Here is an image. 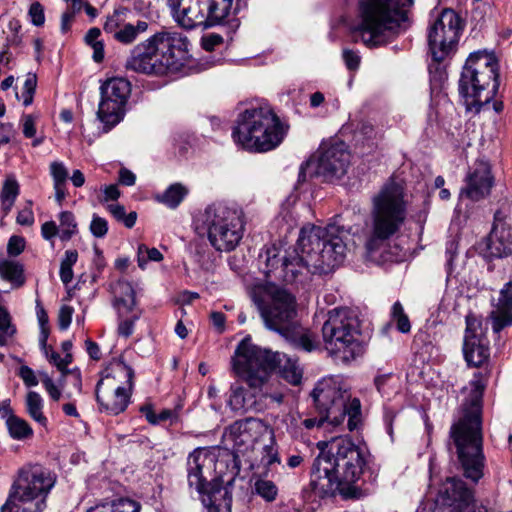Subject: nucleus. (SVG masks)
I'll return each mask as SVG.
<instances>
[{
	"label": "nucleus",
	"mask_w": 512,
	"mask_h": 512,
	"mask_svg": "<svg viewBox=\"0 0 512 512\" xmlns=\"http://www.w3.org/2000/svg\"><path fill=\"white\" fill-rule=\"evenodd\" d=\"M262 427V422L254 418L239 420L229 426L224 438L231 444L235 454H244L253 447Z\"/></svg>",
	"instance_id": "nucleus-24"
},
{
	"label": "nucleus",
	"mask_w": 512,
	"mask_h": 512,
	"mask_svg": "<svg viewBox=\"0 0 512 512\" xmlns=\"http://www.w3.org/2000/svg\"><path fill=\"white\" fill-rule=\"evenodd\" d=\"M440 498L448 507V512H488L483 508L476 509L473 492L463 480L455 477L445 481Z\"/></svg>",
	"instance_id": "nucleus-23"
},
{
	"label": "nucleus",
	"mask_w": 512,
	"mask_h": 512,
	"mask_svg": "<svg viewBox=\"0 0 512 512\" xmlns=\"http://www.w3.org/2000/svg\"><path fill=\"white\" fill-rule=\"evenodd\" d=\"M254 489L257 495L262 497L267 502H273L278 495V488L276 484L267 479H258L254 484Z\"/></svg>",
	"instance_id": "nucleus-41"
},
{
	"label": "nucleus",
	"mask_w": 512,
	"mask_h": 512,
	"mask_svg": "<svg viewBox=\"0 0 512 512\" xmlns=\"http://www.w3.org/2000/svg\"><path fill=\"white\" fill-rule=\"evenodd\" d=\"M149 28L148 22L144 20H138L136 24L125 22L122 25L121 30L115 37V40L122 44L133 43L140 34L145 33Z\"/></svg>",
	"instance_id": "nucleus-33"
},
{
	"label": "nucleus",
	"mask_w": 512,
	"mask_h": 512,
	"mask_svg": "<svg viewBox=\"0 0 512 512\" xmlns=\"http://www.w3.org/2000/svg\"><path fill=\"white\" fill-rule=\"evenodd\" d=\"M95 512H140L141 505L129 498H118L110 503L97 505Z\"/></svg>",
	"instance_id": "nucleus-34"
},
{
	"label": "nucleus",
	"mask_w": 512,
	"mask_h": 512,
	"mask_svg": "<svg viewBox=\"0 0 512 512\" xmlns=\"http://www.w3.org/2000/svg\"><path fill=\"white\" fill-rule=\"evenodd\" d=\"M90 231L96 238H103L108 232V222L105 218L93 214Z\"/></svg>",
	"instance_id": "nucleus-48"
},
{
	"label": "nucleus",
	"mask_w": 512,
	"mask_h": 512,
	"mask_svg": "<svg viewBox=\"0 0 512 512\" xmlns=\"http://www.w3.org/2000/svg\"><path fill=\"white\" fill-rule=\"evenodd\" d=\"M188 45V38L182 33L163 29L133 47L125 68L156 76L177 70L188 52Z\"/></svg>",
	"instance_id": "nucleus-6"
},
{
	"label": "nucleus",
	"mask_w": 512,
	"mask_h": 512,
	"mask_svg": "<svg viewBox=\"0 0 512 512\" xmlns=\"http://www.w3.org/2000/svg\"><path fill=\"white\" fill-rule=\"evenodd\" d=\"M126 9H117L112 15L107 17L104 24V31L110 34L114 39L118 32L121 30L122 25L125 24Z\"/></svg>",
	"instance_id": "nucleus-40"
},
{
	"label": "nucleus",
	"mask_w": 512,
	"mask_h": 512,
	"mask_svg": "<svg viewBox=\"0 0 512 512\" xmlns=\"http://www.w3.org/2000/svg\"><path fill=\"white\" fill-rule=\"evenodd\" d=\"M315 409L319 415L331 418V424L339 425L340 418L345 410V400L350 399V394L342 390L340 383L332 378H324L317 382L311 392Z\"/></svg>",
	"instance_id": "nucleus-19"
},
{
	"label": "nucleus",
	"mask_w": 512,
	"mask_h": 512,
	"mask_svg": "<svg viewBox=\"0 0 512 512\" xmlns=\"http://www.w3.org/2000/svg\"><path fill=\"white\" fill-rule=\"evenodd\" d=\"M130 93L131 84L124 78H111L101 85L97 117L104 124L106 131L123 120Z\"/></svg>",
	"instance_id": "nucleus-17"
},
{
	"label": "nucleus",
	"mask_w": 512,
	"mask_h": 512,
	"mask_svg": "<svg viewBox=\"0 0 512 512\" xmlns=\"http://www.w3.org/2000/svg\"><path fill=\"white\" fill-rule=\"evenodd\" d=\"M65 378L66 382H70L73 386L74 391L65 392V397L71 399L74 394H81L82 391V379L79 370H71L67 371L65 374H62Z\"/></svg>",
	"instance_id": "nucleus-47"
},
{
	"label": "nucleus",
	"mask_w": 512,
	"mask_h": 512,
	"mask_svg": "<svg viewBox=\"0 0 512 512\" xmlns=\"http://www.w3.org/2000/svg\"><path fill=\"white\" fill-rule=\"evenodd\" d=\"M285 135L278 116L267 105L246 109L233 130L234 141L249 151L267 152L276 148Z\"/></svg>",
	"instance_id": "nucleus-10"
},
{
	"label": "nucleus",
	"mask_w": 512,
	"mask_h": 512,
	"mask_svg": "<svg viewBox=\"0 0 512 512\" xmlns=\"http://www.w3.org/2000/svg\"><path fill=\"white\" fill-rule=\"evenodd\" d=\"M231 363L236 376L253 390H262L276 368L292 385H298L302 380V369L296 360L262 348L254 344L250 337L244 338L237 345Z\"/></svg>",
	"instance_id": "nucleus-4"
},
{
	"label": "nucleus",
	"mask_w": 512,
	"mask_h": 512,
	"mask_svg": "<svg viewBox=\"0 0 512 512\" xmlns=\"http://www.w3.org/2000/svg\"><path fill=\"white\" fill-rule=\"evenodd\" d=\"M50 171L54 184H66L68 171L62 163L53 162L50 165Z\"/></svg>",
	"instance_id": "nucleus-49"
},
{
	"label": "nucleus",
	"mask_w": 512,
	"mask_h": 512,
	"mask_svg": "<svg viewBox=\"0 0 512 512\" xmlns=\"http://www.w3.org/2000/svg\"><path fill=\"white\" fill-rule=\"evenodd\" d=\"M13 126L10 123H2L0 124V144H7L10 142L11 137L13 136Z\"/></svg>",
	"instance_id": "nucleus-62"
},
{
	"label": "nucleus",
	"mask_w": 512,
	"mask_h": 512,
	"mask_svg": "<svg viewBox=\"0 0 512 512\" xmlns=\"http://www.w3.org/2000/svg\"><path fill=\"white\" fill-rule=\"evenodd\" d=\"M366 464L365 452L348 438H335L328 452L314 460L310 486L319 496L343 490L360 479Z\"/></svg>",
	"instance_id": "nucleus-3"
},
{
	"label": "nucleus",
	"mask_w": 512,
	"mask_h": 512,
	"mask_svg": "<svg viewBox=\"0 0 512 512\" xmlns=\"http://www.w3.org/2000/svg\"><path fill=\"white\" fill-rule=\"evenodd\" d=\"M23 266L12 260H0V277L20 287L24 284Z\"/></svg>",
	"instance_id": "nucleus-32"
},
{
	"label": "nucleus",
	"mask_w": 512,
	"mask_h": 512,
	"mask_svg": "<svg viewBox=\"0 0 512 512\" xmlns=\"http://www.w3.org/2000/svg\"><path fill=\"white\" fill-rule=\"evenodd\" d=\"M19 376L23 380L24 384L28 387H34L38 385V379L34 371L28 366H21Z\"/></svg>",
	"instance_id": "nucleus-55"
},
{
	"label": "nucleus",
	"mask_w": 512,
	"mask_h": 512,
	"mask_svg": "<svg viewBox=\"0 0 512 512\" xmlns=\"http://www.w3.org/2000/svg\"><path fill=\"white\" fill-rule=\"evenodd\" d=\"M251 299L266 329L304 351L315 348L311 332L297 321V302L292 293L274 283L258 284L252 288Z\"/></svg>",
	"instance_id": "nucleus-2"
},
{
	"label": "nucleus",
	"mask_w": 512,
	"mask_h": 512,
	"mask_svg": "<svg viewBox=\"0 0 512 512\" xmlns=\"http://www.w3.org/2000/svg\"><path fill=\"white\" fill-rule=\"evenodd\" d=\"M488 319L494 333L512 326V281L506 282L499 292L497 301L492 305Z\"/></svg>",
	"instance_id": "nucleus-26"
},
{
	"label": "nucleus",
	"mask_w": 512,
	"mask_h": 512,
	"mask_svg": "<svg viewBox=\"0 0 512 512\" xmlns=\"http://www.w3.org/2000/svg\"><path fill=\"white\" fill-rule=\"evenodd\" d=\"M28 15L35 26H42L45 22L44 8L39 2L31 4Z\"/></svg>",
	"instance_id": "nucleus-50"
},
{
	"label": "nucleus",
	"mask_w": 512,
	"mask_h": 512,
	"mask_svg": "<svg viewBox=\"0 0 512 512\" xmlns=\"http://www.w3.org/2000/svg\"><path fill=\"white\" fill-rule=\"evenodd\" d=\"M211 27L225 21L232 9L233 0H205Z\"/></svg>",
	"instance_id": "nucleus-30"
},
{
	"label": "nucleus",
	"mask_w": 512,
	"mask_h": 512,
	"mask_svg": "<svg viewBox=\"0 0 512 512\" xmlns=\"http://www.w3.org/2000/svg\"><path fill=\"white\" fill-rule=\"evenodd\" d=\"M58 233L60 234V230L54 221H47L41 227V234L46 240L52 239Z\"/></svg>",
	"instance_id": "nucleus-61"
},
{
	"label": "nucleus",
	"mask_w": 512,
	"mask_h": 512,
	"mask_svg": "<svg viewBox=\"0 0 512 512\" xmlns=\"http://www.w3.org/2000/svg\"><path fill=\"white\" fill-rule=\"evenodd\" d=\"M361 321L359 313L348 307L330 310L322 326V338L329 354L350 361L360 352Z\"/></svg>",
	"instance_id": "nucleus-12"
},
{
	"label": "nucleus",
	"mask_w": 512,
	"mask_h": 512,
	"mask_svg": "<svg viewBox=\"0 0 512 512\" xmlns=\"http://www.w3.org/2000/svg\"><path fill=\"white\" fill-rule=\"evenodd\" d=\"M186 194V188L176 183L169 186L163 194L157 195L156 199L170 208H176L182 202Z\"/></svg>",
	"instance_id": "nucleus-36"
},
{
	"label": "nucleus",
	"mask_w": 512,
	"mask_h": 512,
	"mask_svg": "<svg viewBox=\"0 0 512 512\" xmlns=\"http://www.w3.org/2000/svg\"><path fill=\"white\" fill-rule=\"evenodd\" d=\"M107 210L118 221H122L124 219L125 214H126L125 207L123 205H120V204H109L107 206Z\"/></svg>",
	"instance_id": "nucleus-64"
},
{
	"label": "nucleus",
	"mask_w": 512,
	"mask_h": 512,
	"mask_svg": "<svg viewBox=\"0 0 512 512\" xmlns=\"http://www.w3.org/2000/svg\"><path fill=\"white\" fill-rule=\"evenodd\" d=\"M59 221L60 238L62 240H69L77 232V223L74 215L69 211L61 212Z\"/></svg>",
	"instance_id": "nucleus-39"
},
{
	"label": "nucleus",
	"mask_w": 512,
	"mask_h": 512,
	"mask_svg": "<svg viewBox=\"0 0 512 512\" xmlns=\"http://www.w3.org/2000/svg\"><path fill=\"white\" fill-rule=\"evenodd\" d=\"M211 27L225 21L232 9L233 0H205Z\"/></svg>",
	"instance_id": "nucleus-31"
},
{
	"label": "nucleus",
	"mask_w": 512,
	"mask_h": 512,
	"mask_svg": "<svg viewBox=\"0 0 512 512\" xmlns=\"http://www.w3.org/2000/svg\"><path fill=\"white\" fill-rule=\"evenodd\" d=\"M343 59L349 70H356L360 64V56L352 50H343Z\"/></svg>",
	"instance_id": "nucleus-56"
},
{
	"label": "nucleus",
	"mask_w": 512,
	"mask_h": 512,
	"mask_svg": "<svg viewBox=\"0 0 512 512\" xmlns=\"http://www.w3.org/2000/svg\"><path fill=\"white\" fill-rule=\"evenodd\" d=\"M461 23L459 16L451 9H444L428 32V44L437 62H441L459 39Z\"/></svg>",
	"instance_id": "nucleus-18"
},
{
	"label": "nucleus",
	"mask_w": 512,
	"mask_h": 512,
	"mask_svg": "<svg viewBox=\"0 0 512 512\" xmlns=\"http://www.w3.org/2000/svg\"><path fill=\"white\" fill-rule=\"evenodd\" d=\"M140 315V311H134L133 313H130L126 317L119 318V324L117 329L119 336L124 338L130 337L134 332L135 322L140 318Z\"/></svg>",
	"instance_id": "nucleus-46"
},
{
	"label": "nucleus",
	"mask_w": 512,
	"mask_h": 512,
	"mask_svg": "<svg viewBox=\"0 0 512 512\" xmlns=\"http://www.w3.org/2000/svg\"><path fill=\"white\" fill-rule=\"evenodd\" d=\"M16 221L22 226H31L34 223V214L31 207H25L18 212Z\"/></svg>",
	"instance_id": "nucleus-57"
},
{
	"label": "nucleus",
	"mask_w": 512,
	"mask_h": 512,
	"mask_svg": "<svg viewBox=\"0 0 512 512\" xmlns=\"http://www.w3.org/2000/svg\"><path fill=\"white\" fill-rule=\"evenodd\" d=\"M167 4L174 20L182 28L211 27L205 0H167Z\"/></svg>",
	"instance_id": "nucleus-22"
},
{
	"label": "nucleus",
	"mask_w": 512,
	"mask_h": 512,
	"mask_svg": "<svg viewBox=\"0 0 512 512\" xmlns=\"http://www.w3.org/2000/svg\"><path fill=\"white\" fill-rule=\"evenodd\" d=\"M350 165V153L343 142L323 143L318 150L316 174L325 181L343 177Z\"/></svg>",
	"instance_id": "nucleus-21"
},
{
	"label": "nucleus",
	"mask_w": 512,
	"mask_h": 512,
	"mask_svg": "<svg viewBox=\"0 0 512 512\" xmlns=\"http://www.w3.org/2000/svg\"><path fill=\"white\" fill-rule=\"evenodd\" d=\"M223 43V37L217 33H208L201 38V46L206 51H213Z\"/></svg>",
	"instance_id": "nucleus-51"
},
{
	"label": "nucleus",
	"mask_w": 512,
	"mask_h": 512,
	"mask_svg": "<svg viewBox=\"0 0 512 512\" xmlns=\"http://www.w3.org/2000/svg\"><path fill=\"white\" fill-rule=\"evenodd\" d=\"M6 426L10 436L16 440H24L33 435L30 425L17 416H9L6 420Z\"/></svg>",
	"instance_id": "nucleus-35"
},
{
	"label": "nucleus",
	"mask_w": 512,
	"mask_h": 512,
	"mask_svg": "<svg viewBox=\"0 0 512 512\" xmlns=\"http://www.w3.org/2000/svg\"><path fill=\"white\" fill-rule=\"evenodd\" d=\"M260 260L265 264L264 273L273 274L286 284L302 285L315 273L298 246L283 249L282 245L273 244L267 247Z\"/></svg>",
	"instance_id": "nucleus-16"
},
{
	"label": "nucleus",
	"mask_w": 512,
	"mask_h": 512,
	"mask_svg": "<svg viewBox=\"0 0 512 512\" xmlns=\"http://www.w3.org/2000/svg\"><path fill=\"white\" fill-rule=\"evenodd\" d=\"M493 186L490 165L487 161H477L466 177V186L460 195L472 201H479L490 194Z\"/></svg>",
	"instance_id": "nucleus-25"
},
{
	"label": "nucleus",
	"mask_w": 512,
	"mask_h": 512,
	"mask_svg": "<svg viewBox=\"0 0 512 512\" xmlns=\"http://www.w3.org/2000/svg\"><path fill=\"white\" fill-rule=\"evenodd\" d=\"M391 318L396 322L401 333H408L411 329L410 321L400 302H395L391 309Z\"/></svg>",
	"instance_id": "nucleus-44"
},
{
	"label": "nucleus",
	"mask_w": 512,
	"mask_h": 512,
	"mask_svg": "<svg viewBox=\"0 0 512 512\" xmlns=\"http://www.w3.org/2000/svg\"><path fill=\"white\" fill-rule=\"evenodd\" d=\"M203 224L211 245L221 252H230L240 243L244 233L241 210L224 205H212L203 214Z\"/></svg>",
	"instance_id": "nucleus-15"
},
{
	"label": "nucleus",
	"mask_w": 512,
	"mask_h": 512,
	"mask_svg": "<svg viewBox=\"0 0 512 512\" xmlns=\"http://www.w3.org/2000/svg\"><path fill=\"white\" fill-rule=\"evenodd\" d=\"M488 256L494 258L507 257L512 252V232L504 222H495L485 240Z\"/></svg>",
	"instance_id": "nucleus-27"
},
{
	"label": "nucleus",
	"mask_w": 512,
	"mask_h": 512,
	"mask_svg": "<svg viewBox=\"0 0 512 512\" xmlns=\"http://www.w3.org/2000/svg\"><path fill=\"white\" fill-rule=\"evenodd\" d=\"M19 193L20 186L15 177L7 176L0 193L1 210L5 216L12 210Z\"/></svg>",
	"instance_id": "nucleus-29"
},
{
	"label": "nucleus",
	"mask_w": 512,
	"mask_h": 512,
	"mask_svg": "<svg viewBox=\"0 0 512 512\" xmlns=\"http://www.w3.org/2000/svg\"><path fill=\"white\" fill-rule=\"evenodd\" d=\"M458 246H459V243H458V239L456 237L451 238L446 243L445 253L447 256V264L449 266L452 265L454 258L458 254Z\"/></svg>",
	"instance_id": "nucleus-58"
},
{
	"label": "nucleus",
	"mask_w": 512,
	"mask_h": 512,
	"mask_svg": "<svg viewBox=\"0 0 512 512\" xmlns=\"http://www.w3.org/2000/svg\"><path fill=\"white\" fill-rule=\"evenodd\" d=\"M485 388L483 374L475 373L469 382V398L462 403L455 415L446 444L462 475L473 483H478L484 476L486 466L482 427V398Z\"/></svg>",
	"instance_id": "nucleus-1"
},
{
	"label": "nucleus",
	"mask_w": 512,
	"mask_h": 512,
	"mask_svg": "<svg viewBox=\"0 0 512 512\" xmlns=\"http://www.w3.org/2000/svg\"><path fill=\"white\" fill-rule=\"evenodd\" d=\"M413 0H359L358 26L367 47L388 44L411 25L409 10Z\"/></svg>",
	"instance_id": "nucleus-5"
},
{
	"label": "nucleus",
	"mask_w": 512,
	"mask_h": 512,
	"mask_svg": "<svg viewBox=\"0 0 512 512\" xmlns=\"http://www.w3.org/2000/svg\"><path fill=\"white\" fill-rule=\"evenodd\" d=\"M42 383L48 392L49 396L54 400L58 401L61 397V392L55 385L54 381L47 375L42 379Z\"/></svg>",
	"instance_id": "nucleus-59"
},
{
	"label": "nucleus",
	"mask_w": 512,
	"mask_h": 512,
	"mask_svg": "<svg viewBox=\"0 0 512 512\" xmlns=\"http://www.w3.org/2000/svg\"><path fill=\"white\" fill-rule=\"evenodd\" d=\"M371 235L366 242L369 252L397 234L407 216L403 187L395 181L386 182L371 199Z\"/></svg>",
	"instance_id": "nucleus-7"
},
{
	"label": "nucleus",
	"mask_w": 512,
	"mask_h": 512,
	"mask_svg": "<svg viewBox=\"0 0 512 512\" xmlns=\"http://www.w3.org/2000/svg\"><path fill=\"white\" fill-rule=\"evenodd\" d=\"M74 309L69 305H63L58 313V326L61 330H66L72 321Z\"/></svg>",
	"instance_id": "nucleus-52"
},
{
	"label": "nucleus",
	"mask_w": 512,
	"mask_h": 512,
	"mask_svg": "<svg viewBox=\"0 0 512 512\" xmlns=\"http://www.w3.org/2000/svg\"><path fill=\"white\" fill-rule=\"evenodd\" d=\"M136 177L130 170L122 168L119 172V182L126 186L134 185Z\"/></svg>",
	"instance_id": "nucleus-63"
},
{
	"label": "nucleus",
	"mask_w": 512,
	"mask_h": 512,
	"mask_svg": "<svg viewBox=\"0 0 512 512\" xmlns=\"http://www.w3.org/2000/svg\"><path fill=\"white\" fill-rule=\"evenodd\" d=\"M16 328L11 323V317L8 311L0 306V345L6 344L7 339L14 336Z\"/></svg>",
	"instance_id": "nucleus-42"
},
{
	"label": "nucleus",
	"mask_w": 512,
	"mask_h": 512,
	"mask_svg": "<svg viewBox=\"0 0 512 512\" xmlns=\"http://www.w3.org/2000/svg\"><path fill=\"white\" fill-rule=\"evenodd\" d=\"M25 247L24 238L20 236H12L7 244V252L10 256H18Z\"/></svg>",
	"instance_id": "nucleus-53"
},
{
	"label": "nucleus",
	"mask_w": 512,
	"mask_h": 512,
	"mask_svg": "<svg viewBox=\"0 0 512 512\" xmlns=\"http://www.w3.org/2000/svg\"><path fill=\"white\" fill-rule=\"evenodd\" d=\"M245 389L241 386H232L231 395L229 398V405L234 411H247L252 404L246 400Z\"/></svg>",
	"instance_id": "nucleus-43"
},
{
	"label": "nucleus",
	"mask_w": 512,
	"mask_h": 512,
	"mask_svg": "<svg viewBox=\"0 0 512 512\" xmlns=\"http://www.w3.org/2000/svg\"><path fill=\"white\" fill-rule=\"evenodd\" d=\"M26 406H27V411H28L29 415L35 421H37L41 425L46 424L47 419L42 413V407H43L42 398L38 393L31 391L27 394Z\"/></svg>",
	"instance_id": "nucleus-37"
},
{
	"label": "nucleus",
	"mask_w": 512,
	"mask_h": 512,
	"mask_svg": "<svg viewBox=\"0 0 512 512\" xmlns=\"http://www.w3.org/2000/svg\"><path fill=\"white\" fill-rule=\"evenodd\" d=\"M215 457L204 448L195 449L187 459V478L190 488L205 495L202 503L206 512H231L232 494L225 487L212 485L214 479H208L212 474Z\"/></svg>",
	"instance_id": "nucleus-13"
},
{
	"label": "nucleus",
	"mask_w": 512,
	"mask_h": 512,
	"mask_svg": "<svg viewBox=\"0 0 512 512\" xmlns=\"http://www.w3.org/2000/svg\"><path fill=\"white\" fill-rule=\"evenodd\" d=\"M23 134L27 138H32L36 134L35 120L32 115H25L22 118Z\"/></svg>",
	"instance_id": "nucleus-60"
},
{
	"label": "nucleus",
	"mask_w": 512,
	"mask_h": 512,
	"mask_svg": "<svg viewBox=\"0 0 512 512\" xmlns=\"http://www.w3.org/2000/svg\"><path fill=\"white\" fill-rule=\"evenodd\" d=\"M163 259L162 253L157 248H148L142 244L138 247V265L144 269L148 261L159 262Z\"/></svg>",
	"instance_id": "nucleus-45"
},
{
	"label": "nucleus",
	"mask_w": 512,
	"mask_h": 512,
	"mask_svg": "<svg viewBox=\"0 0 512 512\" xmlns=\"http://www.w3.org/2000/svg\"><path fill=\"white\" fill-rule=\"evenodd\" d=\"M466 329L463 340V355L469 366L480 367L490 357L489 341L482 321L469 313L466 318Z\"/></svg>",
	"instance_id": "nucleus-20"
},
{
	"label": "nucleus",
	"mask_w": 512,
	"mask_h": 512,
	"mask_svg": "<svg viewBox=\"0 0 512 512\" xmlns=\"http://www.w3.org/2000/svg\"><path fill=\"white\" fill-rule=\"evenodd\" d=\"M55 481V476L39 464L23 466L18 471L1 512H42Z\"/></svg>",
	"instance_id": "nucleus-11"
},
{
	"label": "nucleus",
	"mask_w": 512,
	"mask_h": 512,
	"mask_svg": "<svg viewBox=\"0 0 512 512\" xmlns=\"http://www.w3.org/2000/svg\"><path fill=\"white\" fill-rule=\"evenodd\" d=\"M345 400V410L343 411V417L340 418V423L344 420L345 416H348V429L353 431L360 423L361 416V404L359 399L354 398L349 403Z\"/></svg>",
	"instance_id": "nucleus-38"
},
{
	"label": "nucleus",
	"mask_w": 512,
	"mask_h": 512,
	"mask_svg": "<svg viewBox=\"0 0 512 512\" xmlns=\"http://www.w3.org/2000/svg\"><path fill=\"white\" fill-rule=\"evenodd\" d=\"M134 385V370L121 359H114L102 372L96 385V400L100 411L118 415L130 403Z\"/></svg>",
	"instance_id": "nucleus-14"
},
{
	"label": "nucleus",
	"mask_w": 512,
	"mask_h": 512,
	"mask_svg": "<svg viewBox=\"0 0 512 512\" xmlns=\"http://www.w3.org/2000/svg\"><path fill=\"white\" fill-rule=\"evenodd\" d=\"M113 296L112 305L118 318L128 316L137 310L136 293L132 284L126 280H118L110 285Z\"/></svg>",
	"instance_id": "nucleus-28"
},
{
	"label": "nucleus",
	"mask_w": 512,
	"mask_h": 512,
	"mask_svg": "<svg viewBox=\"0 0 512 512\" xmlns=\"http://www.w3.org/2000/svg\"><path fill=\"white\" fill-rule=\"evenodd\" d=\"M392 378V374H383L375 378L374 383L379 393L382 395H387L390 393V383Z\"/></svg>",
	"instance_id": "nucleus-54"
},
{
	"label": "nucleus",
	"mask_w": 512,
	"mask_h": 512,
	"mask_svg": "<svg viewBox=\"0 0 512 512\" xmlns=\"http://www.w3.org/2000/svg\"><path fill=\"white\" fill-rule=\"evenodd\" d=\"M343 232V228L335 224L307 225L300 230L297 246L314 272L329 273L344 261L347 248Z\"/></svg>",
	"instance_id": "nucleus-8"
},
{
	"label": "nucleus",
	"mask_w": 512,
	"mask_h": 512,
	"mask_svg": "<svg viewBox=\"0 0 512 512\" xmlns=\"http://www.w3.org/2000/svg\"><path fill=\"white\" fill-rule=\"evenodd\" d=\"M498 62L486 52H474L467 58L459 79V93L468 110L488 104L499 88Z\"/></svg>",
	"instance_id": "nucleus-9"
}]
</instances>
